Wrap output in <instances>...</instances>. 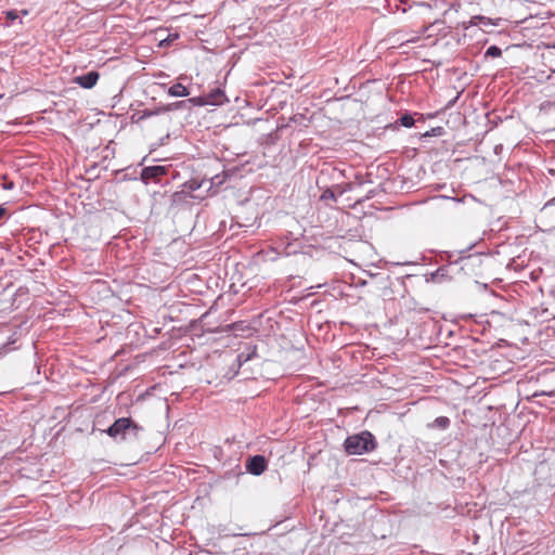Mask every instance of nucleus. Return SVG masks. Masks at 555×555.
<instances>
[{
    "instance_id": "obj_1",
    "label": "nucleus",
    "mask_w": 555,
    "mask_h": 555,
    "mask_svg": "<svg viewBox=\"0 0 555 555\" xmlns=\"http://www.w3.org/2000/svg\"><path fill=\"white\" fill-rule=\"evenodd\" d=\"M142 428L131 418L121 417L108 427L107 434L116 440L137 439Z\"/></svg>"
},
{
    "instance_id": "obj_2",
    "label": "nucleus",
    "mask_w": 555,
    "mask_h": 555,
    "mask_svg": "<svg viewBox=\"0 0 555 555\" xmlns=\"http://www.w3.org/2000/svg\"><path fill=\"white\" fill-rule=\"evenodd\" d=\"M344 446L348 454L361 455L375 449V440L371 433L363 431L348 437Z\"/></svg>"
},
{
    "instance_id": "obj_3",
    "label": "nucleus",
    "mask_w": 555,
    "mask_h": 555,
    "mask_svg": "<svg viewBox=\"0 0 555 555\" xmlns=\"http://www.w3.org/2000/svg\"><path fill=\"white\" fill-rule=\"evenodd\" d=\"M540 223L544 227V231L555 229V204H546L540 214Z\"/></svg>"
},
{
    "instance_id": "obj_4",
    "label": "nucleus",
    "mask_w": 555,
    "mask_h": 555,
    "mask_svg": "<svg viewBox=\"0 0 555 555\" xmlns=\"http://www.w3.org/2000/svg\"><path fill=\"white\" fill-rule=\"evenodd\" d=\"M99 78V73L95 70H91L85 75L75 77L74 82L79 85L81 88L91 89L96 85Z\"/></svg>"
},
{
    "instance_id": "obj_5",
    "label": "nucleus",
    "mask_w": 555,
    "mask_h": 555,
    "mask_svg": "<svg viewBox=\"0 0 555 555\" xmlns=\"http://www.w3.org/2000/svg\"><path fill=\"white\" fill-rule=\"evenodd\" d=\"M167 173V168L165 166L156 165L145 167L142 170L141 178L143 181L149 182L150 180H156L157 178Z\"/></svg>"
},
{
    "instance_id": "obj_6",
    "label": "nucleus",
    "mask_w": 555,
    "mask_h": 555,
    "mask_svg": "<svg viewBox=\"0 0 555 555\" xmlns=\"http://www.w3.org/2000/svg\"><path fill=\"white\" fill-rule=\"evenodd\" d=\"M266 459L261 455H255L247 462L246 468L253 475H261L266 469Z\"/></svg>"
},
{
    "instance_id": "obj_7",
    "label": "nucleus",
    "mask_w": 555,
    "mask_h": 555,
    "mask_svg": "<svg viewBox=\"0 0 555 555\" xmlns=\"http://www.w3.org/2000/svg\"><path fill=\"white\" fill-rule=\"evenodd\" d=\"M233 335L235 337H250L255 334L256 330L251 327L248 323L241 321L237 323H233L231 326Z\"/></svg>"
},
{
    "instance_id": "obj_8",
    "label": "nucleus",
    "mask_w": 555,
    "mask_h": 555,
    "mask_svg": "<svg viewBox=\"0 0 555 555\" xmlns=\"http://www.w3.org/2000/svg\"><path fill=\"white\" fill-rule=\"evenodd\" d=\"M206 98L209 105H222L225 101H228L224 92L221 89L212 90L206 94Z\"/></svg>"
},
{
    "instance_id": "obj_9",
    "label": "nucleus",
    "mask_w": 555,
    "mask_h": 555,
    "mask_svg": "<svg viewBox=\"0 0 555 555\" xmlns=\"http://www.w3.org/2000/svg\"><path fill=\"white\" fill-rule=\"evenodd\" d=\"M168 93L171 96H188L189 95V90L182 83H175L173 86H171L169 88Z\"/></svg>"
},
{
    "instance_id": "obj_10",
    "label": "nucleus",
    "mask_w": 555,
    "mask_h": 555,
    "mask_svg": "<svg viewBox=\"0 0 555 555\" xmlns=\"http://www.w3.org/2000/svg\"><path fill=\"white\" fill-rule=\"evenodd\" d=\"M449 425H450L449 418L446 416H440V417H437L430 426L437 427L440 429H446L449 427Z\"/></svg>"
},
{
    "instance_id": "obj_11",
    "label": "nucleus",
    "mask_w": 555,
    "mask_h": 555,
    "mask_svg": "<svg viewBox=\"0 0 555 555\" xmlns=\"http://www.w3.org/2000/svg\"><path fill=\"white\" fill-rule=\"evenodd\" d=\"M501 54H502V51L496 46H491L486 51V55L491 56V57H499V56H501Z\"/></svg>"
},
{
    "instance_id": "obj_12",
    "label": "nucleus",
    "mask_w": 555,
    "mask_h": 555,
    "mask_svg": "<svg viewBox=\"0 0 555 555\" xmlns=\"http://www.w3.org/2000/svg\"><path fill=\"white\" fill-rule=\"evenodd\" d=\"M190 101L198 106L209 105L206 95L192 98Z\"/></svg>"
},
{
    "instance_id": "obj_13",
    "label": "nucleus",
    "mask_w": 555,
    "mask_h": 555,
    "mask_svg": "<svg viewBox=\"0 0 555 555\" xmlns=\"http://www.w3.org/2000/svg\"><path fill=\"white\" fill-rule=\"evenodd\" d=\"M400 121H401V125L404 126V127H411V126L414 125V119L410 115L402 116Z\"/></svg>"
},
{
    "instance_id": "obj_14",
    "label": "nucleus",
    "mask_w": 555,
    "mask_h": 555,
    "mask_svg": "<svg viewBox=\"0 0 555 555\" xmlns=\"http://www.w3.org/2000/svg\"><path fill=\"white\" fill-rule=\"evenodd\" d=\"M18 16H17V13L15 11H9L7 12V18L10 20V21H14L16 20Z\"/></svg>"
},
{
    "instance_id": "obj_15",
    "label": "nucleus",
    "mask_w": 555,
    "mask_h": 555,
    "mask_svg": "<svg viewBox=\"0 0 555 555\" xmlns=\"http://www.w3.org/2000/svg\"><path fill=\"white\" fill-rule=\"evenodd\" d=\"M2 186L4 190H12L14 189V183L12 181H5Z\"/></svg>"
},
{
    "instance_id": "obj_16",
    "label": "nucleus",
    "mask_w": 555,
    "mask_h": 555,
    "mask_svg": "<svg viewBox=\"0 0 555 555\" xmlns=\"http://www.w3.org/2000/svg\"><path fill=\"white\" fill-rule=\"evenodd\" d=\"M242 359H243V354H238V356H236V362H237V366H238V367H240V366H242V363H243V360H242Z\"/></svg>"
},
{
    "instance_id": "obj_17",
    "label": "nucleus",
    "mask_w": 555,
    "mask_h": 555,
    "mask_svg": "<svg viewBox=\"0 0 555 555\" xmlns=\"http://www.w3.org/2000/svg\"><path fill=\"white\" fill-rule=\"evenodd\" d=\"M255 354V351H253L251 353H248L245 358H244V361H248L249 359H251V357Z\"/></svg>"
},
{
    "instance_id": "obj_18",
    "label": "nucleus",
    "mask_w": 555,
    "mask_h": 555,
    "mask_svg": "<svg viewBox=\"0 0 555 555\" xmlns=\"http://www.w3.org/2000/svg\"><path fill=\"white\" fill-rule=\"evenodd\" d=\"M5 214V209L0 207V218H2Z\"/></svg>"
},
{
    "instance_id": "obj_19",
    "label": "nucleus",
    "mask_w": 555,
    "mask_h": 555,
    "mask_svg": "<svg viewBox=\"0 0 555 555\" xmlns=\"http://www.w3.org/2000/svg\"><path fill=\"white\" fill-rule=\"evenodd\" d=\"M417 40V38H410V39H406L405 42H415Z\"/></svg>"
},
{
    "instance_id": "obj_20",
    "label": "nucleus",
    "mask_w": 555,
    "mask_h": 555,
    "mask_svg": "<svg viewBox=\"0 0 555 555\" xmlns=\"http://www.w3.org/2000/svg\"><path fill=\"white\" fill-rule=\"evenodd\" d=\"M3 98V94L0 93V100Z\"/></svg>"
}]
</instances>
